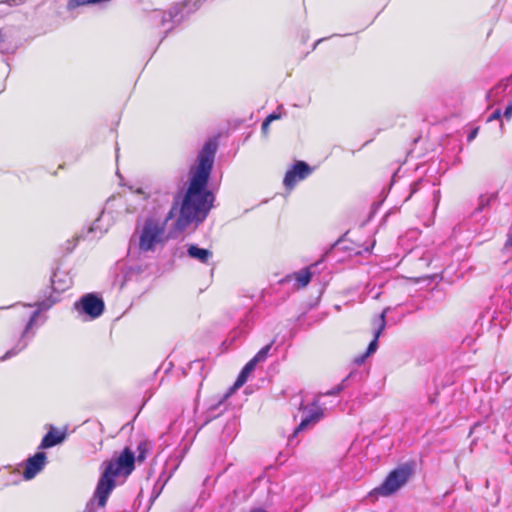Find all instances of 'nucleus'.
Returning <instances> with one entry per match:
<instances>
[{"label":"nucleus","instance_id":"1","mask_svg":"<svg viewBox=\"0 0 512 512\" xmlns=\"http://www.w3.org/2000/svg\"><path fill=\"white\" fill-rule=\"evenodd\" d=\"M217 143L214 140H208L203 145L197 156V166L192 168L190 173L189 186L182 198L179 217L176 221L178 228L184 229L192 222H203L213 206L214 195L207 189L208 180L213 167ZM178 199L180 204V195L173 197V202Z\"/></svg>","mask_w":512,"mask_h":512},{"label":"nucleus","instance_id":"2","mask_svg":"<svg viewBox=\"0 0 512 512\" xmlns=\"http://www.w3.org/2000/svg\"><path fill=\"white\" fill-rule=\"evenodd\" d=\"M135 460L134 452L129 447H125L118 457L105 463V470L94 492V499L100 509H104L108 497L115 487L114 478L119 475H130L135 468Z\"/></svg>","mask_w":512,"mask_h":512},{"label":"nucleus","instance_id":"3","mask_svg":"<svg viewBox=\"0 0 512 512\" xmlns=\"http://www.w3.org/2000/svg\"><path fill=\"white\" fill-rule=\"evenodd\" d=\"M178 199H175L164 221L154 218H147L143 224L139 237V249L142 252H154L158 244L163 245L167 238L165 236L166 222L177 214Z\"/></svg>","mask_w":512,"mask_h":512},{"label":"nucleus","instance_id":"4","mask_svg":"<svg viewBox=\"0 0 512 512\" xmlns=\"http://www.w3.org/2000/svg\"><path fill=\"white\" fill-rule=\"evenodd\" d=\"M58 297L50 294L43 300L37 301L33 304H26L25 307H36V310L31 314L27 324L24 327V330L21 333V336L17 340L16 344L9 349L2 357H0V361H5L10 359L16 355H18L21 351H23L29 344V341L34 337L35 331H32L33 326L35 325L39 315L49 310L55 303L58 302Z\"/></svg>","mask_w":512,"mask_h":512},{"label":"nucleus","instance_id":"5","mask_svg":"<svg viewBox=\"0 0 512 512\" xmlns=\"http://www.w3.org/2000/svg\"><path fill=\"white\" fill-rule=\"evenodd\" d=\"M413 473V468L410 464H403L396 469L392 470L385 478L383 483L375 488L371 494L390 496L398 491L405 485Z\"/></svg>","mask_w":512,"mask_h":512},{"label":"nucleus","instance_id":"6","mask_svg":"<svg viewBox=\"0 0 512 512\" xmlns=\"http://www.w3.org/2000/svg\"><path fill=\"white\" fill-rule=\"evenodd\" d=\"M257 364L251 359L249 360L245 366L242 368V370L240 371L236 381L234 382V384L227 390V392L218 400V402L214 405H211L210 408L208 409V412H207V417L204 421V424L203 425H206L207 423H209L212 419L218 417L219 415L222 414L223 410L219 411V412H216L218 410V408L237 390L239 389L240 387H242L249 375L254 371V369L256 368Z\"/></svg>","mask_w":512,"mask_h":512},{"label":"nucleus","instance_id":"7","mask_svg":"<svg viewBox=\"0 0 512 512\" xmlns=\"http://www.w3.org/2000/svg\"><path fill=\"white\" fill-rule=\"evenodd\" d=\"M104 301L94 293L83 295L74 304V309L89 319H96L104 312Z\"/></svg>","mask_w":512,"mask_h":512},{"label":"nucleus","instance_id":"8","mask_svg":"<svg viewBox=\"0 0 512 512\" xmlns=\"http://www.w3.org/2000/svg\"><path fill=\"white\" fill-rule=\"evenodd\" d=\"M312 173V168L304 161H296L292 167L286 172L283 184L291 190L295 185L304 179H306Z\"/></svg>","mask_w":512,"mask_h":512},{"label":"nucleus","instance_id":"9","mask_svg":"<svg viewBox=\"0 0 512 512\" xmlns=\"http://www.w3.org/2000/svg\"><path fill=\"white\" fill-rule=\"evenodd\" d=\"M498 199V192L484 193L478 197L477 205L471 213V217L484 226L489 217L483 212L488 209Z\"/></svg>","mask_w":512,"mask_h":512},{"label":"nucleus","instance_id":"10","mask_svg":"<svg viewBox=\"0 0 512 512\" xmlns=\"http://www.w3.org/2000/svg\"><path fill=\"white\" fill-rule=\"evenodd\" d=\"M47 462V456L45 452L39 451L35 453L33 456L29 457L26 460V466L23 473L24 479L31 480L33 479L39 472L43 470L45 464Z\"/></svg>","mask_w":512,"mask_h":512},{"label":"nucleus","instance_id":"11","mask_svg":"<svg viewBox=\"0 0 512 512\" xmlns=\"http://www.w3.org/2000/svg\"><path fill=\"white\" fill-rule=\"evenodd\" d=\"M317 264L312 265L311 267L303 268L297 272L286 275L280 283L286 284L290 282H294L293 287L296 289L306 287L312 278L313 273L311 272V268L316 266Z\"/></svg>","mask_w":512,"mask_h":512},{"label":"nucleus","instance_id":"12","mask_svg":"<svg viewBox=\"0 0 512 512\" xmlns=\"http://www.w3.org/2000/svg\"><path fill=\"white\" fill-rule=\"evenodd\" d=\"M51 285L54 292L61 293L71 287L72 278L68 273L57 270L51 277Z\"/></svg>","mask_w":512,"mask_h":512},{"label":"nucleus","instance_id":"13","mask_svg":"<svg viewBox=\"0 0 512 512\" xmlns=\"http://www.w3.org/2000/svg\"><path fill=\"white\" fill-rule=\"evenodd\" d=\"M66 439L65 431H58L56 428L51 427L50 430L44 435L40 443V449H48L61 444Z\"/></svg>","mask_w":512,"mask_h":512},{"label":"nucleus","instance_id":"14","mask_svg":"<svg viewBox=\"0 0 512 512\" xmlns=\"http://www.w3.org/2000/svg\"><path fill=\"white\" fill-rule=\"evenodd\" d=\"M187 255L191 259L197 260L202 264H209L213 258V253L211 250L201 248L196 244L187 245Z\"/></svg>","mask_w":512,"mask_h":512},{"label":"nucleus","instance_id":"15","mask_svg":"<svg viewBox=\"0 0 512 512\" xmlns=\"http://www.w3.org/2000/svg\"><path fill=\"white\" fill-rule=\"evenodd\" d=\"M169 12H170V9L167 12L155 10V11H153V13L150 16L151 20L154 23L159 24L165 28L164 29L165 35L162 36V39H165V36L168 34V32H170L175 27H177L181 24V23H179V24L174 25V23L171 21Z\"/></svg>","mask_w":512,"mask_h":512},{"label":"nucleus","instance_id":"16","mask_svg":"<svg viewBox=\"0 0 512 512\" xmlns=\"http://www.w3.org/2000/svg\"><path fill=\"white\" fill-rule=\"evenodd\" d=\"M387 311H388V308L384 309L383 312L379 315V317L377 319L378 327L374 331V337H373L372 341L369 343V345L367 347V350L365 352V356H370L371 354L376 352V350L378 348V339H379L381 333L383 332V330L385 329V326H386V313H387Z\"/></svg>","mask_w":512,"mask_h":512},{"label":"nucleus","instance_id":"17","mask_svg":"<svg viewBox=\"0 0 512 512\" xmlns=\"http://www.w3.org/2000/svg\"><path fill=\"white\" fill-rule=\"evenodd\" d=\"M323 416V411L315 406L313 409L308 411V414H306L299 425L295 428L293 436L297 435L300 431L306 429L310 424L316 423L321 419Z\"/></svg>","mask_w":512,"mask_h":512},{"label":"nucleus","instance_id":"18","mask_svg":"<svg viewBox=\"0 0 512 512\" xmlns=\"http://www.w3.org/2000/svg\"><path fill=\"white\" fill-rule=\"evenodd\" d=\"M17 50V45L13 43L2 31L0 30V53L13 54Z\"/></svg>","mask_w":512,"mask_h":512},{"label":"nucleus","instance_id":"19","mask_svg":"<svg viewBox=\"0 0 512 512\" xmlns=\"http://www.w3.org/2000/svg\"><path fill=\"white\" fill-rule=\"evenodd\" d=\"M507 86H508L507 81H506V82L502 81V82H500L499 84H497L495 87H493V88H492V89L487 93V95H486L487 100H488V101H490V102H492V103H495V102H496V99H495V98H496L499 94H501V93L505 92V90H506Z\"/></svg>","mask_w":512,"mask_h":512},{"label":"nucleus","instance_id":"20","mask_svg":"<svg viewBox=\"0 0 512 512\" xmlns=\"http://www.w3.org/2000/svg\"><path fill=\"white\" fill-rule=\"evenodd\" d=\"M102 220V216L94 221V223L91 225L89 230L87 231V234L85 238L93 239L94 237H100L106 232L105 230H102L100 228V222Z\"/></svg>","mask_w":512,"mask_h":512},{"label":"nucleus","instance_id":"21","mask_svg":"<svg viewBox=\"0 0 512 512\" xmlns=\"http://www.w3.org/2000/svg\"><path fill=\"white\" fill-rule=\"evenodd\" d=\"M272 342L265 345L264 347H262L257 353L256 355L252 358V360L258 364L260 362H263L266 360V358L268 357V354L272 348Z\"/></svg>","mask_w":512,"mask_h":512},{"label":"nucleus","instance_id":"22","mask_svg":"<svg viewBox=\"0 0 512 512\" xmlns=\"http://www.w3.org/2000/svg\"><path fill=\"white\" fill-rule=\"evenodd\" d=\"M150 443L148 441H141L137 446V457H135L139 462H142L146 458V454L149 450Z\"/></svg>","mask_w":512,"mask_h":512},{"label":"nucleus","instance_id":"23","mask_svg":"<svg viewBox=\"0 0 512 512\" xmlns=\"http://www.w3.org/2000/svg\"><path fill=\"white\" fill-rule=\"evenodd\" d=\"M349 377H351V374L347 378H345L340 384L336 385L334 388L326 392L325 395H338L339 393H341L345 389V382Z\"/></svg>","mask_w":512,"mask_h":512},{"label":"nucleus","instance_id":"24","mask_svg":"<svg viewBox=\"0 0 512 512\" xmlns=\"http://www.w3.org/2000/svg\"><path fill=\"white\" fill-rule=\"evenodd\" d=\"M501 116H502V112H501V109L497 108L495 109L491 115L487 118V122H491L493 120H498V121H501ZM503 127V124L502 122H500V128Z\"/></svg>","mask_w":512,"mask_h":512},{"label":"nucleus","instance_id":"25","mask_svg":"<svg viewBox=\"0 0 512 512\" xmlns=\"http://www.w3.org/2000/svg\"><path fill=\"white\" fill-rule=\"evenodd\" d=\"M85 512H104L103 509H100L97 505V501L94 499V500H91L87 506H86V509H85Z\"/></svg>","mask_w":512,"mask_h":512},{"label":"nucleus","instance_id":"26","mask_svg":"<svg viewBox=\"0 0 512 512\" xmlns=\"http://www.w3.org/2000/svg\"><path fill=\"white\" fill-rule=\"evenodd\" d=\"M503 117L507 120L511 119L512 117V99L509 100L507 106L505 107V110L503 112Z\"/></svg>","mask_w":512,"mask_h":512},{"label":"nucleus","instance_id":"27","mask_svg":"<svg viewBox=\"0 0 512 512\" xmlns=\"http://www.w3.org/2000/svg\"><path fill=\"white\" fill-rule=\"evenodd\" d=\"M270 123H271V122H269L267 119H265V120L262 122L261 130H262L263 134H265V135H266V134L268 133Z\"/></svg>","mask_w":512,"mask_h":512},{"label":"nucleus","instance_id":"28","mask_svg":"<svg viewBox=\"0 0 512 512\" xmlns=\"http://www.w3.org/2000/svg\"><path fill=\"white\" fill-rule=\"evenodd\" d=\"M5 3L9 6H19L24 3V0H6Z\"/></svg>","mask_w":512,"mask_h":512},{"label":"nucleus","instance_id":"29","mask_svg":"<svg viewBox=\"0 0 512 512\" xmlns=\"http://www.w3.org/2000/svg\"><path fill=\"white\" fill-rule=\"evenodd\" d=\"M281 117V114L280 113H276V112H273L271 113L270 115H268L266 117V119L269 121V122H272L274 120H277Z\"/></svg>","mask_w":512,"mask_h":512},{"label":"nucleus","instance_id":"30","mask_svg":"<svg viewBox=\"0 0 512 512\" xmlns=\"http://www.w3.org/2000/svg\"><path fill=\"white\" fill-rule=\"evenodd\" d=\"M510 247H512V234L511 233L508 234V239L505 242L504 250H506Z\"/></svg>","mask_w":512,"mask_h":512},{"label":"nucleus","instance_id":"31","mask_svg":"<svg viewBox=\"0 0 512 512\" xmlns=\"http://www.w3.org/2000/svg\"><path fill=\"white\" fill-rule=\"evenodd\" d=\"M367 357H368V356H365V353H364V354H362V355H360V356L356 357L354 361H355V363H356V364L360 365V364H362V363L365 361V359H366Z\"/></svg>","mask_w":512,"mask_h":512},{"label":"nucleus","instance_id":"32","mask_svg":"<svg viewBox=\"0 0 512 512\" xmlns=\"http://www.w3.org/2000/svg\"><path fill=\"white\" fill-rule=\"evenodd\" d=\"M477 133H478V129H477V128H476V129H473V130L468 134V141L473 140V139L476 137Z\"/></svg>","mask_w":512,"mask_h":512},{"label":"nucleus","instance_id":"33","mask_svg":"<svg viewBox=\"0 0 512 512\" xmlns=\"http://www.w3.org/2000/svg\"><path fill=\"white\" fill-rule=\"evenodd\" d=\"M433 196H434V201H436V204H438L439 199H440V191L439 190H435L434 193H433Z\"/></svg>","mask_w":512,"mask_h":512},{"label":"nucleus","instance_id":"34","mask_svg":"<svg viewBox=\"0 0 512 512\" xmlns=\"http://www.w3.org/2000/svg\"><path fill=\"white\" fill-rule=\"evenodd\" d=\"M250 512H267V511L263 508H254V509L250 510Z\"/></svg>","mask_w":512,"mask_h":512},{"label":"nucleus","instance_id":"35","mask_svg":"<svg viewBox=\"0 0 512 512\" xmlns=\"http://www.w3.org/2000/svg\"><path fill=\"white\" fill-rule=\"evenodd\" d=\"M323 40H325V38L318 39V40L316 41V43L314 44L313 49H315V48L317 47V45H318L320 42H322Z\"/></svg>","mask_w":512,"mask_h":512}]
</instances>
